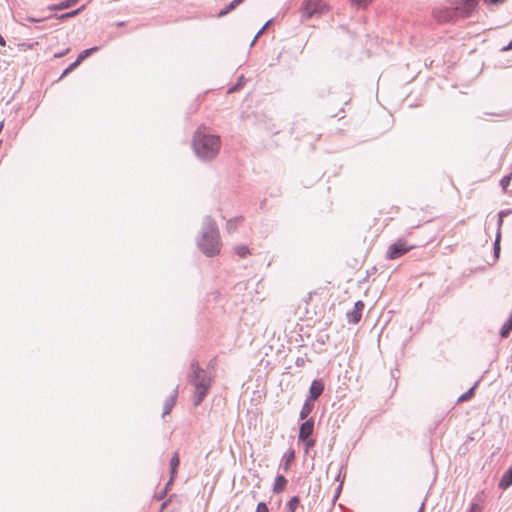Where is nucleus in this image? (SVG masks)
Wrapping results in <instances>:
<instances>
[{"label": "nucleus", "mask_w": 512, "mask_h": 512, "mask_svg": "<svg viewBox=\"0 0 512 512\" xmlns=\"http://www.w3.org/2000/svg\"><path fill=\"white\" fill-rule=\"evenodd\" d=\"M221 139L218 135L210 134L206 130L198 129L193 137V149L201 160L214 159L220 150Z\"/></svg>", "instance_id": "nucleus-1"}, {"label": "nucleus", "mask_w": 512, "mask_h": 512, "mask_svg": "<svg viewBox=\"0 0 512 512\" xmlns=\"http://www.w3.org/2000/svg\"><path fill=\"white\" fill-rule=\"evenodd\" d=\"M197 245L208 257H213L220 252L221 240L219 230L216 222L210 216L204 218Z\"/></svg>", "instance_id": "nucleus-2"}, {"label": "nucleus", "mask_w": 512, "mask_h": 512, "mask_svg": "<svg viewBox=\"0 0 512 512\" xmlns=\"http://www.w3.org/2000/svg\"><path fill=\"white\" fill-rule=\"evenodd\" d=\"M191 369L189 381L195 388L194 406H199L211 387V378L196 361L192 362Z\"/></svg>", "instance_id": "nucleus-3"}, {"label": "nucleus", "mask_w": 512, "mask_h": 512, "mask_svg": "<svg viewBox=\"0 0 512 512\" xmlns=\"http://www.w3.org/2000/svg\"><path fill=\"white\" fill-rule=\"evenodd\" d=\"M326 11V7L321 4V0H305L303 3L302 17L310 19L313 16L321 15Z\"/></svg>", "instance_id": "nucleus-4"}, {"label": "nucleus", "mask_w": 512, "mask_h": 512, "mask_svg": "<svg viewBox=\"0 0 512 512\" xmlns=\"http://www.w3.org/2000/svg\"><path fill=\"white\" fill-rule=\"evenodd\" d=\"M412 246H407L406 242L404 240H398L394 244L390 245L388 251H387V258L388 259H397L407 253Z\"/></svg>", "instance_id": "nucleus-5"}, {"label": "nucleus", "mask_w": 512, "mask_h": 512, "mask_svg": "<svg viewBox=\"0 0 512 512\" xmlns=\"http://www.w3.org/2000/svg\"><path fill=\"white\" fill-rule=\"evenodd\" d=\"M364 307L365 305L363 301L359 300L355 302L354 308L346 314L348 322L351 324H357L361 320Z\"/></svg>", "instance_id": "nucleus-6"}, {"label": "nucleus", "mask_w": 512, "mask_h": 512, "mask_svg": "<svg viewBox=\"0 0 512 512\" xmlns=\"http://www.w3.org/2000/svg\"><path fill=\"white\" fill-rule=\"evenodd\" d=\"M314 430V421L313 419H308L303 422L299 429V440L306 441L313 433Z\"/></svg>", "instance_id": "nucleus-7"}, {"label": "nucleus", "mask_w": 512, "mask_h": 512, "mask_svg": "<svg viewBox=\"0 0 512 512\" xmlns=\"http://www.w3.org/2000/svg\"><path fill=\"white\" fill-rule=\"evenodd\" d=\"M324 391V384L321 380H314L312 383H311V386H310V389H309V399L311 401H315L317 400L321 394L323 393Z\"/></svg>", "instance_id": "nucleus-8"}, {"label": "nucleus", "mask_w": 512, "mask_h": 512, "mask_svg": "<svg viewBox=\"0 0 512 512\" xmlns=\"http://www.w3.org/2000/svg\"><path fill=\"white\" fill-rule=\"evenodd\" d=\"M177 395H178V387H176L174 389L173 393L165 400L164 410H163V414H162L163 417H165L166 415H168L171 412L172 408L174 407V405L176 403Z\"/></svg>", "instance_id": "nucleus-9"}, {"label": "nucleus", "mask_w": 512, "mask_h": 512, "mask_svg": "<svg viewBox=\"0 0 512 512\" xmlns=\"http://www.w3.org/2000/svg\"><path fill=\"white\" fill-rule=\"evenodd\" d=\"M79 2V0H65L58 4H52L48 6V9L50 11H61L65 9H69L76 5Z\"/></svg>", "instance_id": "nucleus-10"}, {"label": "nucleus", "mask_w": 512, "mask_h": 512, "mask_svg": "<svg viewBox=\"0 0 512 512\" xmlns=\"http://www.w3.org/2000/svg\"><path fill=\"white\" fill-rule=\"evenodd\" d=\"M512 485V469L509 468L501 477L499 481V488L502 490L508 489Z\"/></svg>", "instance_id": "nucleus-11"}, {"label": "nucleus", "mask_w": 512, "mask_h": 512, "mask_svg": "<svg viewBox=\"0 0 512 512\" xmlns=\"http://www.w3.org/2000/svg\"><path fill=\"white\" fill-rule=\"evenodd\" d=\"M287 485V479L279 474L275 478L274 486H273V492L276 494L281 493Z\"/></svg>", "instance_id": "nucleus-12"}, {"label": "nucleus", "mask_w": 512, "mask_h": 512, "mask_svg": "<svg viewBox=\"0 0 512 512\" xmlns=\"http://www.w3.org/2000/svg\"><path fill=\"white\" fill-rule=\"evenodd\" d=\"M180 465V458L178 452H175L170 460V474L171 480H174L177 474L178 467Z\"/></svg>", "instance_id": "nucleus-13"}, {"label": "nucleus", "mask_w": 512, "mask_h": 512, "mask_svg": "<svg viewBox=\"0 0 512 512\" xmlns=\"http://www.w3.org/2000/svg\"><path fill=\"white\" fill-rule=\"evenodd\" d=\"M84 8H85V5H82L80 8H78L76 10H73V11H70V12H67V13H64L61 15H55V17H56V19H58L60 21H64L68 18L77 16Z\"/></svg>", "instance_id": "nucleus-14"}, {"label": "nucleus", "mask_w": 512, "mask_h": 512, "mask_svg": "<svg viewBox=\"0 0 512 512\" xmlns=\"http://www.w3.org/2000/svg\"><path fill=\"white\" fill-rule=\"evenodd\" d=\"M313 407V404L307 400L300 411V419L305 420L308 417V415L312 412Z\"/></svg>", "instance_id": "nucleus-15"}, {"label": "nucleus", "mask_w": 512, "mask_h": 512, "mask_svg": "<svg viewBox=\"0 0 512 512\" xmlns=\"http://www.w3.org/2000/svg\"><path fill=\"white\" fill-rule=\"evenodd\" d=\"M512 332V320L508 319L502 326L500 330V336L502 338H507Z\"/></svg>", "instance_id": "nucleus-16"}, {"label": "nucleus", "mask_w": 512, "mask_h": 512, "mask_svg": "<svg viewBox=\"0 0 512 512\" xmlns=\"http://www.w3.org/2000/svg\"><path fill=\"white\" fill-rule=\"evenodd\" d=\"M241 221H242V217H236V218L230 219L226 225L227 231L229 233L234 232L237 229L238 224L241 223Z\"/></svg>", "instance_id": "nucleus-17"}, {"label": "nucleus", "mask_w": 512, "mask_h": 512, "mask_svg": "<svg viewBox=\"0 0 512 512\" xmlns=\"http://www.w3.org/2000/svg\"><path fill=\"white\" fill-rule=\"evenodd\" d=\"M300 504V498L298 496H293L287 503V511L288 512H295L297 507Z\"/></svg>", "instance_id": "nucleus-18"}, {"label": "nucleus", "mask_w": 512, "mask_h": 512, "mask_svg": "<svg viewBox=\"0 0 512 512\" xmlns=\"http://www.w3.org/2000/svg\"><path fill=\"white\" fill-rule=\"evenodd\" d=\"M476 386H477V383L474 386H472L467 392L462 394L458 398V402H465V401L470 400L474 396V391H475Z\"/></svg>", "instance_id": "nucleus-19"}, {"label": "nucleus", "mask_w": 512, "mask_h": 512, "mask_svg": "<svg viewBox=\"0 0 512 512\" xmlns=\"http://www.w3.org/2000/svg\"><path fill=\"white\" fill-rule=\"evenodd\" d=\"M235 252L241 258H245V257H247L250 254L249 248L247 246H244V245L236 246L235 247Z\"/></svg>", "instance_id": "nucleus-20"}, {"label": "nucleus", "mask_w": 512, "mask_h": 512, "mask_svg": "<svg viewBox=\"0 0 512 512\" xmlns=\"http://www.w3.org/2000/svg\"><path fill=\"white\" fill-rule=\"evenodd\" d=\"M244 0H233L224 10H222L219 15H225L230 11L234 10L239 4H241Z\"/></svg>", "instance_id": "nucleus-21"}, {"label": "nucleus", "mask_w": 512, "mask_h": 512, "mask_svg": "<svg viewBox=\"0 0 512 512\" xmlns=\"http://www.w3.org/2000/svg\"><path fill=\"white\" fill-rule=\"evenodd\" d=\"M244 0H233L224 10H222L219 15H225L230 11L234 10L239 4H241Z\"/></svg>", "instance_id": "nucleus-22"}, {"label": "nucleus", "mask_w": 512, "mask_h": 512, "mask_svg": "<svg viewBox=\"0 0 512 512\" xmlns=\"http://www.w3.org/2000/svg\"><path fill=\"white\" fill-rule=\"evenodd\" d=\"M294 458H295V453L294 451H290L288 453V455L286 456V460H285V463L283 465V469L286 471L288 470L290 464L294 461Z\"/></svg>", "instance_id": "nucleus-23"}, {"label": "nucleus", "mask_w": 512, "mask_h": 512, "mask_svg": "<svg viewBox=\"0 0 512 512\" xmlns=\"http://www.w3.org/2000/svg\"><path fill=\"white\" fill-rule=\"evenodd\" d=\"M500 237V232H498L494 242V254L496 257H498L500 253Z\"/></svg>", "instance_id": "nucleus-24"}, {"label": "nucleus", "mask_w": 512, "mask_h": 512, "mask_svg": "<svg viewBox=\"0 0 512 512\" xmlns=\"http://www.w3.org/2000/svg\"><path fill=\"white\" fill-rule=\"evenodd\" d=\"M308 361L309 360L306 357V355L305 356H300V357H297V359L295 360V365L297 367H304Z\"/></svg>", "instance_id": "nucleus-25"}, {"label": "nucleus", "mask_w": 512, "mask_h": 512, "mask_svg": "<svg viewBox=\"0 0 512 512\" xmlns=\"http://www.w3.org/2000/svg\"><path fill=\"white\" fill-rule=\"evenodd\" d=\"M271 23V20H269L268 22H266V24L259 30V32L256 34V36L254 37V39L252 40L251 42V46L254 45V43L257 41V38L265 31V29L268 27V25Z\"/></svg>", "instance_id": "nucleus-26"}, {"label": "nucleus", "mask_w": 512, "mask_h": 512, "mask_svg": "<svg viewBox=\"0 0 512 512\" xmlns=\"http://www.w3.org/2000/svg\"><path fill=\"white\" fill-rule=\"evenodd\" d=\"M256 512H269V510L264 502H260L257 505Z\"/></svg>", "instance_id": "nucleus-27"}, {"label": "nucleus", "mask_w": 512, "mask_h": 512, "mask_svg": "<svg viewBox=\"0 0 512 512\" xmlns=\"http://www.w3.org/2000/svg\"><path fill=\"white\" fill-rule=\"evenodd\" d=\"M511 180V176H505L501 179L500 184L503 187V189H506V187L509 185Z\"/></svg>", "instance_id": "nucleus-28"}, {"label": "nucleus", "mask_w": 512, "mask_h": 512, "mask_svg": "<svg viewBox=\"0 0 512 512\" xmlns=\"http://www.w3.org/2000/svg\"><path fill=\"white\" fill-rule=\"evenodd\" d=\"M469 512H482V507L478 503H472Z\"/></svg>", "instance_id": "nucleus-29"}, {"label": "nucleus", "mask_w": 512, "mask_h": 512, "mask_svg": "<svg viewBox=\"0 0 512 512\" xmlns=\"http://www.w3.org/2000/svg\"><path fill=\"white\" fill-rule=\"evenodd\" d=\"M89 55H90V53H89V51H87V49H86V50H84V51H82V52L78 55V57H77L78 62H82V61H83L86 57H88Z\"/></svg>", "instance_id": "nucleus-30"}, {"label": "nucleus", "mask_w": 512, "mask_h": 512, "mask_svg": "<svg viewBox=\"0 0 512 512\" xmlns=\"http://www.w3.org/2000/svg\"><path fill=\"white\" fill-rule=\"evenodd\" d=\"M353 3L357 4V5H366L367 3H369L371 0H351Z\"/></svg>", "instance_id": "nucleus-31"}, {"label": "nucleus", "mask_w": 512, "mask_h": 512, "mask_svg": "<svg viewBox=\"0 0 512 512\" xmlns=\"http://www.w3.org/2000/svg\"><path fill=\"white\" fill-rule=\"evenodd\" d=\"M304 442H305V444H306V447H307V448L312 447V446H314V444H315V440H314V439H310V438H308V439H307L306 441H304Z\"/></svg>", "instance_id": "nucleus-32"}, {"label": "nucleus", "mask_w": 512, "mask_h": 512, "mask_svg": "<svg viewBox=\"0 0 512 512\" xmlns=\"http://www.w3.org/2000/svg\"><path fill=\"white\" fill-rule=\"evenodd\" d=\"M80 63L81 62H78V60L76 59V61L69 66V69L73 71Z\"/></svg>", "instance_id": "nucleus-33"}, {"label": "nucleus", "mask_w": 512, "mask_h": 512, "mask_svg": "<svg viewBox=\"0 0 512 512\" xmlns=\"http://www.w3.org/2000/svg\"><path fill=\"white\" fill-rule=\"evenodd\" d=\"M167 494V491L166 490H163L162 492L159 493V495L157 496V499L158 500H162L164 499V497L166 496Z\"/></svg>", "instance_id": "nucleus-34"}, {"label": "nucleus", "mask_w": 512, "mask_h": 512, "mask_svg": "<svg viewBox=\"0 0 512 512\" xmlns=\"http://www.w3.org/2000/svg\"><path fill=\"white\" fill-rule=\"evenodd\" d=\"M509 50H512V40L508 43V45H506L505 47L502 48V51H509Z\"/></svg>", "instance_id": "nucleus-35"}, {"label": "nucleus", "mask_w": 512, "mask_h": 512, "mask_svg": "<svg viewBox=\"0 0 512 512\" xmlns=\"http://www.w3.org/2000/svg\"><path fill=\"white\" fill-rule=\"evenodd\" d=\"M174 480H171V478L169 479V481L166 483V486L164 488V490H166L168 492L171 484L173 483Z\"/></svg>", "instance_id": "nucleus-36"}, {"label": "nucleus", "mask_w": 512, "mask_h": 512, "mask_svg": "<svg viewBox=\"0 0 512 512\" xmlns=\"http://www.w3.org/2000/svg\"><path fill=\"white\" fill-rule=\"evenodd\" d=\"M174 480H171V478L169 479V481L166 483V486L164 488V490H166L168 492L171 484L173 483Z\"/></svg>", "instance_id": "nucleus-37"}, {"label": "nucleus", "mask_w": 512, "mask_h": 512, "mask_svg": "<svg viewBox=\"0 0 512 512\" xmlns=\"http://www.w3.org/2000/svg\"><path fill=\"white\" fill-rule=\"evenodd\" d=\"M70 72H71V70L69 69V67H68V68H66V69L64 70V72L62 73L61 78H63L64 76H66V75H67L68 73H70Z\"/></svg>", "instance_id": "nucleus-38"}, {"label": "nucleus", "mask_w": 512, "mask_h": 512, "mask_svg": "<svg viewBox=\"0 0 512 512\" xmlns=\"http://www.w3.org/2000/svg\"><path fill=\"white\" fill-rule=\"evenodd\" d=\"M238 87H239V84H237V85H235V86L231 87V88L229 89V91H228V92H229V93H232V92L236 91V90L238 89Z\"/></svg>", "instance_id": "nucleus-39"}, {"label": "nucleus", "mask_w": 512, "mask_h": 512, "mask_svg": "<svg viewBox=\"0 0 512 512\" xmlns=\"http://www.w3.org/2000/svg\"><path fill=\"white\" fill-rule=\"evenodd\" d=\"M87 51H89V53L91 54L93 52L98 51V47L95 46V47L89 48V49H87Z\"/></svg>", "instance_id": "nucleus-40"}, {"label": "nucleus", "mask_w": 512, "mask_h": 512, "mask_svg": "<svg viewBox=\"0 0 512 512\" xmlns=\"http://www.w3.org/2000/svg\"><path fill=\"white\" fill-rule=\"evenodd\" d=\"M87 51H89V53L91 54L93 52L98 51V47L95 46V47L89 48V49H87Z\"/></svg>", "instance_id": "nucleus-41"}, {"label": "nucleus", "mask_w": 512, "mask_h": 512, "mask_svg": "<svg viewBox=\"0 0 512 512\" xmlns=\"http://www.w3.org/2000/svg\"><path fill=\"white\" fill-rule=\"evenodd\" d=\"M167 505H168V501L163 502L161 505V508H160V512H162L166 508Z\"/></svg>", "instance_id": "nucleus-42"}, {"label": "nucleus", "mask_w": 512, "mask_h": 512, "mask_svg": "<svg viewBox=\"0 0 512 512\" xmlns=\"http://www.w3.org/2000/svg\"><path fill=\"white\" fill-rule=\"evenodd\" d=\"M0 45L1 46H5V40H4V38L2 37L1 34H0Z\"/></svg>", "instance_id": "nucleus-43"}, {"label": "nucleus", "mask_w": 512, "mask_h": 512, "mask_svg": "<svg viewBox=\"0 0 512 512\" xmlns=\"http://www.w3.org/2000/svg\"><path fill=\"white\" fill-rule=\"evenodd\" d=\"M341 488H342V485H339L338 488H337V493L335 495V499L338 497Z\"/></svg>", "instance_id": "nucleus-44"}, {"label": "nucleus", "mask_w": 512, "mask_h": 512, "mask_svg": "<svg viewBox=\"0 0 512 512\" xmlns=\"http://www.w3.org/2000/svg\"><path fill=\"white\" fill-rule=\"evenodd\" d=\"M424 506H425V504H424V502H423V503L421 504L420 509H419V511H418V512H423V510H424Z\"/></svg>", "instance_id": "nucleus-45"}, {"label": "nucleus", "mask_w": 512, "mask_h": 512, "mask_svg": "<svg viewBox=\"0 0 512 512\" xmlns=\"http://www.w3.org/2000/svg\"><path fill=\"white\" fill-rule=\"evenodd\" d=\"M510 468L512 469V466Z\"/></svg>", "instance_id": "nucleus-46"}]
</instances>
